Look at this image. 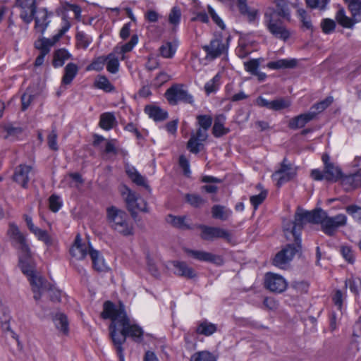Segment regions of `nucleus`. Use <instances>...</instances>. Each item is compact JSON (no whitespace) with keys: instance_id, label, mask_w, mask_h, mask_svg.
I'll return each instance as SVG.
<instances>
[{"instance_id":"f257e3e1","label":"nucleus","mask_w":361,"mask_h":361,"mask_svg":"<svg viewBox=\"0 0 361 361\" xmlns=\"http://www.w3.org/2000/svg\"><path fill=\"white\" fill-rule=\"evenodd\" d=\"M101 316L104 319L111 320L109 326V335L116 348L119 360L124 361L122 345L126 342L127 337L132 338L135 342H142L144 334L142 329L137 324H130L125 310V305L121 302H119L118 306L109 300L104 302Z\"/></svg>"},{"instance_id":"f03ea898","label":"nucleus","mask_w":361,"mask_h":361,"mask_svg":"<svg viewBox=\"0 0 361 361\" xmlns=\"http://www.w3.org/2000/svg\"><path fill=\"white\" fill-rule=\"evenodd\" d=\"M106 212L107 224L112 230L125 237L134 235L133 223L124 210L110 206Z\"/></svg>"},{"instance_id":"7ed1b4c3","label":"nucleus","mask_w":361,"mask_h":361,"mask_svg":"<svg viewBox=\"0 0 361 361\" xmlns=\"http://www.w3.org/2000/svg\"><path fill=\"white\" fill-rule=\"evenodd\" d=\"M321 217L317 224H320L322 231L329 236H334L339 227L344 226L346 224L347 218L345 215L340 214L330 217L327 213L322 208L319 209Z\"/></svg>"},{"instance_id":"20e7f679","label":"nucleus","mask_w":361,"mask_h":361,"mask_svg":"<svg viewBox=\"0 0 361 361\" xmlns=\"http://www.w3.org/2000/svg\"><path fill=\"white\" fill-rule=\"evenodd\" d=\"M264 24L269 32L276 39L286 42L290 37V30L284 25L282 20L273 18L271 13H264Z\"/></svg>"},{"instance_id":"39448f33","label":"nucleus","mask_w":361,"mask_h":361,"mask_svg":"<svg viewBox=\"0 0 361 361\" xmlns=\"http://www.w3.org/2000/svg\"><path fill=\"white\" fill-rule=\"evenodd\" d=\"M201 230L200 238L203 240L213 241L217 238H223L227 243L234 245L235 240L233 238L231 233L224 228L215 226H209L204 224H200L197 226Z\"/></svg>"},{"instance_id":"423d86ee","label":"nucleus","mask_w":361,"mask_h":361,"mask_svg":"<svg viewBox=\"0 0 361 361\" xmlns=\"http://www.w3.org/2000/svg\"><path fill=\"white\" fill-rule=\"evenodd\" d=\"M165 97L171 105L178 102L192 104L193 97L184 88L183 84H173L165 92Z\"/></svg>"},{"instance_id":"0eeeda50","label":"nucleus","mask_w":361,"mask_h":361,"mask_svg":"<svg viewBox=\"0 0 361 361\" xmlns=\"http://www.w3.org/2000/svg\"><path fill=\"white\" fill-rule=\"evenodd\" d=\"M39 12H42L44 13L41 18L35 16L37 11H34V8L31 9L30 14H28L26 11H23L20 16L27 24L30 23L33 20H35V29L43 35L50 23V20H48V18L51 16L53 13L48 12L46 8H40Z\"/></svg>"},{"instance_id":"6e6552de","label":"nucleus","mask_w":361,"mask_h":361,"mask_svg":"<svg viewBox=\"0 0 361 361\" xmlns=\"http://www.w3.org/2000/svg\"><path fill=\"white\" fill-rule=\"evenodd\" d=\"M301 244L288 243L275 255L273 259V264L281 269H285L295 254L301 252Z\"/></svg>"},{"instance_id":"1a4fd4ad","label":"nucleus","mask_w":361,"mask_h":361,"mask_svg":"<svg viewBox=\"0 0 361 361\" xmlns=\"http://www.w3.org/2000/svg\"><path fill=\"white\" fill-rule=\"evenodd\" d=\"M288 159L285 157L279 169L272 174V178L277 180L276 185L281 187L283 183L293 180L297 175V168L293 167L291 164L287 163Z\"/></svg>"},{"instance_id":"9d476101","label":"nucleus","mask_w":361,"mask_h":361,"mask_svg":"<svg viewBox=\"0 0 361 361\" xmlns=\"http://www.w3.org/2000/svg\"><path fill=\"white\" fill-rule=\"evenodd\" d=\"M319 209V208H315L312 211H306L300 207L297 208L294 215V220L298 227V231L301 232L304 225L307 223L317 224L319 217H321L319 213L322 212Z\"/></svg>"},{"instance_id":"9b49d317","label":"nucleus","mask_w":361,"mask_h":361,"mask_svg":"<svg viewBox=\"0 0 361 361\" xmlns=\"http://www.w3.org/2000/svg\"><path fill=\"white\" fill-rule=\"evenodd\" d=\"M19 250V267L22 272L27 277L32 276L35 273V263L29 245H24Z\"/></svg>"},{"instance_id":"f8f14e48","label":"nucleus","mask_w":361,"mask_h":361,"mask_svg":"<svg viewBox=\"0 0 361 361\" xmlns=\"http://www.w3.org/2000/svg\"><path fill=\"white\" fill-rule=\"evenodd\" d=\"M183 251L188 256L200 262H209L216 266H222L224 263V258L221 256L211 252L187 247L183 248Z\"/></svg>"},{"instance_id":"ddd939ff","label":"nucleus","mask_w":361,"mask_h":361,"mask_svg":"<svg viewBox=\"0 0 361 361\" xmlns=\"http://www.w3.org/2000/svg\"><path fill=\"white\" fill-rule=\"evenodd\" d=\"M287 282L285 279L277 274L267 273L264 279V286L271 292L281 293L287 288Z\"/></svg>"},{"instance_id":"4468645a","label":"nucleus","mask_w":361,"mask_h":361,"mask_svg":"<svg viewBox=\"0 0 361 361\" xmlns=\"http://www.w3.org/2000/svg\"><path fill=\"white\" fill-rule=\"evenodd\" d=\"M276 8L269 7L266 9L264 13L273 14V18H281L287 21H290V10L288 7L287 0H275L274 1Z\"/></svg>"},{"instance_id":"2eb2a0df","label":"nucleus","mask_w":361,"mask_h":361,"mask_svg":"<svg viewBox=\"0 0 361 361\" xmlns=\"http://www.w3.org/2000/svg\"><path fill=\"white\" fill-rule=\"evenodd\" d=\"M207 137V130L199 128L195 134L191 135L187 143V148L193 154L199 153L201 147L203 146L202 142L206 141Z\"/></svg>"},{"instance_id":"dca6fc26","label":"nucleus","mask_w":361,"mask_h":361,"mask_svg":"<svg viewBox=\"0 0 361 361\" xmlns=\"http://www.w3.org/2000/svg\"><path fill=\"white\" fill-rule=\"evenodd\" d=\"M256 103L259 106L265 107L267 109L279 111L290 106V102L284 98H279L272 101H269L262 97H257Z\"/></svg>"},{"instance_id":"f3484780","label":"nucleus","mask_w":361,"mask_h":361,"mask_svg":"<svg viewBox=\"0 0 361 361\" xmlns=\"http://www.w3.org/2000/svg\"><path fill=\"white\" fill-rule=\"evenodd\" d=\"M202 49L207 53V57L214 59L222 55L227 48L221 38H215L211 40L209 44L204 45Z\"/></svg>"},{"instance_id":"a211bd4d","label":"nucleus","mask_w":361,"mask_h":361,"mask_svg":"<svg viewBox=\"0 0 361 361\" xmlns=\"http://www.w3.org/2000/svg\"><path fill=\"white\" fill-rule=\"evenodd\" d=\"M171 264L174 267V274L186 279H193L197 277L195 269L189 267L185 262L174 260Z\"/></svg>"},{"instance_id":"6ab92c4d","label":"nucleus","mask_w":361,"mask_h":361,"mask_svg":"<svg viewBox=\"0 0 361 361\" xmlns=\"http://www.w3.org/2000/svg\"><path fill=\"white\" fill-rule=\"evenodd\" d=\"M317 113L313 111H309L307 113L300 114L290 119L288 126L290 129L296 130L303 128L307 123L315 119Z\"/></svg>"},{"instance_id":"aec40b11","label":"nucleus","mask_w":361,"mask_h":361,"mask_svg":"<svg viewBox=\"0 0 361 361\" xmlns=\"http://www.w3.org/2000/svg\"><path fill=\"white\" fill-rule=\"evenodd\" d=\"M341 185L345 191H350L361 187V169L341 179Z\"/></svg>"},{"instance_id":"412c9836","label":"nucleus","mask_w":361,"mask_h":361,"mask_svg":"<svg viewBox=\"0 0 361 361\" xmlns=\"http://www.w3.org/2000/svg\"><path fill=\"white\" fill-rule=\"evenodd\" d=\"M62 19L64 21V25L56 35H55L51 39L46 38L44 37H41L36 42H39V44L41 45H45V48L47 47L50 49L51 46L54 45L58 41H59V39L69 30L71 27V23L67 20L66 16H63Z\"/></svg>"},{"instance_id":"4be33fe9","label":"nucleus","mask_w":361,"mask_h":361,"mask_svg":"<svg viewBox=\"0 0 361 361\" xmlns=\"http://www.w3.org/2000/svg\"><path fill=\"white\" fill-rule=\"evenodd\" d=\"M31 170V166L20 164L15 170L13 177V180L20 184L23 188H27L30 180L29 173Z\"/></svg>"},{"instance_id":"5701e85b","label":"nucleus","mask_w":361,"mask_h":361,"mask_svg":"<svg viewBox=\"0 0 361 361\" xmlns=\"http://www.w3.org/2000/svg\"><path fill=\"white\" fill-rule=\"evenodd\" d=\"M7 234L16 244L18 250L23 248L24 245H28L25 237L20 232L18 227L14 223L9 224Z\"/></svg>"},{"instance_id":"b1692460","label":"nucleus","mask_w":361,"mask_h":361,"mask_svg":"<svg viewBox=\"0 0 361 361\" xmlns=\"http://www.w3.org/2000/svg\"><path fill=\"white\" fill-rule=\"evenodd\" d=\"M126 173L135 184L150 190V187L147 184L145 177L142 176L134 166H127L126 167Z\"/></svg>"},{"instance_id":"393cba45","label":"nucleus","mask_w":361,"mask_h":361,"mask_svg":"<svg viewBox=\"0 0 361 361\" xmlns=\"http://www.w3.org/2000/svg\"><path fill=\"white\" fill-rule=\"evenodd\" d=\"M283 231L287 238L291 235L294 240V243L301 244V232L298 231V227L295 220L288 221L283 223Z\"/></svg>"},{"instance_id":"a878e982","label":"nucleus","mask_w":361,"mask_h":361,"mask_svg":"<svg viewBox=\"0 0 361 361\" xmlns=\"http://www.w3.org/2000/svg\"><path fill=\"white\" fill-rule=\"evenodd\" d=\"M145 111L149 118H153L155 121H162L168 118L167 111L157 106L147 105Z\"/></svg>"},{"instance_id":"bb28decb","label":"nucleus","mask_w":361,"mask_h":361,"mask_svg":"<svg viewBox=\"0 0 361 361\" xmlns=\"http://www.w3.org/2000/svg\"><path fill=\"white\" fill-rule=\"evenodd\" d=\"M324 172L325 173V180L329 182H336L344 177L341 169L338 166H334V164L328 165L324 167Z\"/></svg>"},{"instance_id":"cd10ccee","label":"nucleus","mask_w":361,"mask_h":361,"mask_svg":"<svg viewBox=\"0 0 361 361\" xmlns=\"http://www.w3.org/2000/svg\"><path fill=\"white\" fill-rule=\"evenodd\" d=\"M247 0H237V7L240 13L247 18L249 22L255 20L258 11L256 9H251L247 4Z\"/></svg>"},{"instance_id":"c85d7f7f","label":"nucleus","mask_w":361,"mask_h":361,"mask_svg":"<svg viewBox=\"0 0 361 361\" xmlns=\"http://www.w3.org/2000/svg\"><path fill=\"white\" fill-rule=\"evenodd\" d=\"M79 68L74 63H68L64 68V74L61 82L63 85H70L77 75Z\"/></svg>"},{"instance_id":"c756f323","label":"nucleus","mask_w":361,"mask_h":361,"mask_svg":"<svg viewBox=\"0 0 361 361\" xmlns=\"http://www.w3.org/2000/svg\"><path fill=\"white\" fill-rule=\"evenodd\" d=\"M225 120L226 117L223 114L216 116L212 128V133L214 137H220L226 135L230 131L228 128H224Z\"/></svg>"},{"instance_id":"7c9ffc66","label":"nucleus","mask_w":361,"mask_h":361,"mask_svg":"<svg viewBox=\"0 0 361 361\" xmlns=\"http://www.w3.org/2000/svg\"><path fill=\"white\" fill-rule=\"evenodd\" d=\"M186 217L185 216H174L169 214L166 217L167 223L171 224L173 227L180 230H190L192 227L185 223Z\"/></svg>"},{"instance_id":"2f4dec72","label":"nucleus","mask_w":361,"mask_h":361,"mask_svg":"<svg viewBox=\"0 0 361 361\" xmlns=\"http://www.w3.org/2000/svg\"><path fill=\"white\" fill-rule=\"evenodd\" d=\"M297 66L296 59H279L275 61H270L267 67L273 70L293 68Z\"/></svg>"},{"instance_id":"473e14b6","label":"nucleus","mask_w":361,"mask_h":361,"mask_svg":"<svg viewBox=\"0 0 361 361\" xmlns=\"http://www.w3.org/2000/svg\"><path fill=\"white\" fill-rule=\"evenodd\" d=\"M116 124V117L112 112H105L100 115L99 126L104 130H109Z\"/></svg>"},{"instance_id":"72a5a7b5","label":"nucleus","mask_w":361,"mask_h":361,"mask_svg":"<svg viewBox=\"0 0 361 361\" xmlns=\"http://www.w3.org/2000/svg\"><path fill=\"white\" fill-rule=\"evenodd\" d=\"M90 246V245H89ZM89 255L92 261L93 267L98 271H103L106 270V265L104 264V260L102 257L99 256V252L90 247Z\"/></svg>"},{"instance_id":"f704fd0d","label":"nucleus","mask_w":361,"mask_h":361,"mask_svg":"<svg viewBox=\"0 0 361 361\" xmlns=\"http://www.w3.org/2000/svg\"><path fill=\"white\" fill-rule=\"evenodd\" d=\"M71 58V54L66 49H59L54 52L52 65L55 68L61 67L66 60Z\"/></svg>"},{"instance_id":"c9c22d12","label":"nucleus","mask_w":361,"mask_h":361,"mask_svg":"<svg viewBox=\"0 0 361 361\" xmlns=\"http://www.w3.org/2000/svg\"><path fill=\"white\" fill-rule=\"evenodd\" d=\"M28 228L37 237L39 240L44 242L47 246H51L53 245V239L48 234L47 231L35 226L33 224L28 226Z\"/></svg>"},{"instance_id":"e433bc0d","label":"nucleus","mask_w":361,"mask_h":361,"mask_svg":"<svg viewBox=\"0 0 361 361\" xmlns=\"http://www.w3.org/2000/svg\"><path fill=\"white\" fill-rule=\"evenodd\" d=\"M231 210L220 204H215L212 207V217L216 219L226 221L231 215Z\"/></svg>"},{"instance_id":"4c0bfd02","label":"nucleus","mask_w":361,"mask_h":361,"mask_svg":"<svg viewBox=\"0 0 361 361\" xmlns=\"http://www.w3.org/2000/svg\"><path fill=\"white\" fill-rule=\"evenodd\" d=\"M217 331L216 324L204 320L199 323L196 329V332L198 334L209 336Z\"/></svg>"},{"instance_id":"58836bf2","label":"nucleus","mask_w":361,"mask_h":361,"mask_svg":"<svg viewBox=\"0 0 361 361\" xmlns=\"http://www.w3.org/2000/svg\"><path fill=\"white\" fill-rule=\"evenodd\" d=\"M54 322L56 329L60 330L64 334H67L68 333V321L65 314L57 313L54 318Z\"/></svg>"},{"instance_id":"ea45409f","label":"nucleus","mask_w":361,"mask_h":361,"mask_svg":"<svg viewBox=\"0 0 361 361\" xmlns=\"http://www.w3.org/2000/svg\"><path fill=\"white\" fill-rule=\"evenodd\" d=\"M336 20L338 23L344 27L352 28L355 23H357L353 18H350L346 16L343 9L338 11L336 13Z\"/></svg>"},{"instance_id":"a19ab883","label":"nucleus","mask_w":361,"mask_h":361,"mask_svg":"<svg viewBox=\"0 0 361 361\" xmlns=\"http://www.w3.org/2000/svg\"><path fill=\"white\" fill-rule=\"evenodd\" d=\"M185 201L195 208H199L202 206L206 200L200 195L188 193L185 196Z\"/></svg>"},{"instance_id":"79ce46f5","label":"nucleus","mask_w":361,"mask_h":361,"mask_svg":"<svg viewBox=\"0 0 361 361\" xmlns=\"http://www.w3.org/2000/svg\"><path fill=\"white\" fill-rule=\"evenodd\" d=\"M29 281L32 286V290L33 293L38 292V290L46 288L44 286V279L42 277H37L35 273L32 276H29Z\"/></svg>"},{"instance_id":"37998d69","label":"nucleus","mask_w":361,"mask_h":361,"mask_svg":"<svg viewBox=\"0 0 361 361\" xmlns=\"http://www.w3.org/2000/svg\"><path fill=\"white\" fill-rule=\"evenodd\" d=\"M95 86L106 92H110L114 90V87L104 75H99L95 81Z\"/></svg>"},{"instance_id":"c03bdc74","label":"nucleus","mask_w":361,"mask_h":361,"mask_svg":"<svg viewBox=\"0 0 361 361\" xmlns=\"http://www.w3.org/2000/svg\"><path fill=\"white\" fill-rule=\"evenodd\" d=\"M35 47L40 51V54L37 56L35 61V66H40L43 64L45 56L50 51L49 48H45V45H41L35 41Z\"/></svg>"},{"instance_id":"a18cd8bd","label":"nucleus","mask_w":361,"mask_h":361,"mask_svg":"<svg viewBox=\"0 0 361 361\" xmlns=\"http://www.w3.org/2000/svg\"><path fill=\"white\" fill-rule=\"evenodd\" d=\"M298 14L300 17V20L302 23V28L313 31V25L310 18L307 16L306 11L303 8H300L298 10Z\"/></svg>"},{"instance_id":"49530a36","label":"nucleus","mask_w":361,"mask_h":361,"mask_svg":"<svg viewBox=\"0 0 361 361\" xmlns=\"http://www.w3.org/2000/svg\"><path fill=\"white\" fill-rule=\"evenodd\" d=\"M221 76L219 74H216L212 80L208 81L204 85V90L207 95L211 93L215 92L219 85Z\"/></svg>"},{"instance_id":"de8ad7c7","label":"nucleus","mask_w":361,"mask_h":361,"mask_svg":"<svg viewBox=\"0 0 361 361\" xmlns=\"http://www.w3.org/2000/svg\"><path fill=\"white\" fill-rule=\"evenodd\" d=\"M190 361H216V358L208 351H201L193 354Z\"/></svg>"},{"instance_id":"09e8293b","label":"nucleus","mask_w":361,"mask_h":361,"mask_svg":"<svg viewBox=\"0 0 361 361\" xmlns=\"http://www.w3.org/2000/svg\"><path fill=\"white\" fill-rule=\"evenodd\" d=\"M70 253L72 257L81 260L83 259L87 254V247L86 246L73 245L70 249Z\"/></svg>"},{"instance_id":"8fccbe9b","label":"nucleus","mask_w":361,"mask_h":361,"mask_svg":"<svg viewBox=\"0 0 361 361\" xmlns=\"http://www.w3.org/2000/svg\"><path fill=\"white\" fill-rule=\"evenodd\" d=\"M160 54L164 58L171 59L176 52V48L173 47L171 42H166L159 48Z\"/></svg>"},{"instance_id":"3c124183","label":"nucleus","mask_w":361,"mask_h":361,"mask_svg":"<svg viewBox=\"0 0 361 361\" xmlns=\"http://www.w3.org/2000/svg\"><path fill=\"white\" fill-rule=\"evenodd\" d=\"M200 128L208 130L212 124V117L209 115H198L196 118Z\"/></svg>"},{"instance_id":"603ef678","label":"nucleus","mask_w":361,"mask_h":361,"mask_svg":"<svg viewBox=\"0 0 361 361\" xmlns=\"http://www.w3.org/2000/svg\"><path fill=\"white\" fill-rule=\"evenodd\" d=\"M75 38L77 40V46L84 49H87L92 42V39L83 32H78L76 34Z\"/></svg>"},{"instance_id":"864d4df0","label":"nucleus","mask_w":361,"mask_h":361,"mask_svg":"<svg viewBox=\"0 0 361 361\" xmlns=\"http://www.w3.org/2000/svg\"><path fill=\"white\" fill-rule=\"evenodd\" d=\"M105 59H109L106 64L107 71L111 73H117L119 68L118 59L116 58L112 54H109Z\"/></svg>"},{"instance_id":"5fc2aeb1","label":"nucleus","mask_w":361,"mask_h":361,"mask_svg":"<svg viewBox=\"0 0 361 361\" xmlns=\"http://www.w3.org/2000/svg\"><path fill=\"white\" fill-rule=\"evenodd\" d=\"M268 192L266 190L261 191V192L257 195H252L250 197V200L255 210H256L259 205H260L267 196Z\"/></svg>"},{"instance_id":"6e6d98bb","label":"nucleus","mask_w":361,"mask_h":361,"mask_svg":"<svg viewBox=\"0 0 361 361\" xmlns=\"http://www.w3.org/2000/svg\"><path fill=\"white\" fill-rule=\"evenodd\" d=\"M332 102L331 97H327L323 101H321L317 104H314L311 108L310 111H313L317 113V115L319 113L324 111Z\"/></svg>"},{"instance_id":"4d7b16f0","label":"nucleus","mask_w":361,"mask_h":361,"mask_svg":"<svg viewBox=\"0 0 361 361\" xmlns=\"http://www.w3.org/2000/svg\"><path fill=\"white\" fill-rule=\"evenodd\" d=\"M321 27L324 33L330 34L334 31L336 23L332 19L324 18L321 22Z\"/></svg>"},{"instance_id":"13d9d810","label":"nucleus","mask_w":361,"mask_h":361,"mask_svg":"<svg viewBox=\"0 0 361 361\" xmlns=\"http://www.w3.org/2000/svg\"><path fill=\"white\" fill-rule=\"evenodd\" d=\"M290 288H293L300 294L307 293L309 288V283L305 281H294L291 282Z\"/></svg>"},{"instance_id":"bf43d9fd","label":"nucleus","mask_w":361,"mask_h":361,"mask_svg":"<svg viewBox=\"0 0 361 361\" xmlns=\"http://www.w3.org/2000/svg\"><path fill=\"white\" fill-rule=\"evenodd\" d=\"M244 66L246 71L252 75L257 74L259 66V59H254L244 62Z\"/></svg>"},{"instance_id":"052dcab7","label":"nucleus","mask_w":361,"mask_h":361,"mask_svg":"<svg viewBox=\"0 0 361 361\" xmlns=\"http://www.w3.org/2000/svg\"><path fill=\"white\" fill-rule=\"evenodd\" d=\"M347 213L361 224V207L355 204L349 205L345 208Z\"/></svg>"},{"instance_id":"680f3d73","label":"nucleus","mask_w":361,"mask_h":361,"mask_svg":"<svg viewBox=\"0 0 361 361\" xmlns=\"http://www.w3.org/2000/svg\"><path fill=\"white\" fill-rule=\"evenodd\" d=\"M49 209L53 212H58L62 206V202L61 201L60 197L55 194H53L49 197Z\"/></svg>"},{"instance_id":"e2e57ef3","label":"nucleus","mask_w":361,"mask_h":361,"mask_svg":"<svg viewBox=\"0 0 361 361\" xmlns=\"http://www.w3.org/2000/svg\"><path fill=\"white\" fill-rule=\"evenodd\" d=\"M180 9L177 6H174L169 13V22L172 25H177L180 23Z\"/></svg>"},{"instance_id":"0e129e2a","label":"nucleus","mask_w":361,"mask_h":361,"mask_svg":"<svg viewBox=\"0 0 361 361\" xmlns=\"http://www.w3.org/2000/svg\"><path fill=\"white\" fill-rule=\"evenodd\" d=\"M348 9L351 12L352 17L357 22L361 21V0L355 3L354 5H350Z\"/></svg>"},{"instance_id":"69168bd1","label":"nucleus","mask_w":361,"mask_h":361,"mask_svg":"<svg viewBox=\"0 0 361 361\" xmlns=\"http://www.w3.org/2000/svg\"><path fill=\"white\" fill-rule=\"evenodd\" d=\"M47 144L50 149L53 151H57L59 149L57 145V133L54 129L47 136Z\"/></svg>"},{"instance_id":"338daca9","label":"nucleus","mask_w":361,"mask_h":361,"mask_svg":"<svg viewBox=\"0 0 361 361\" xmlns=\"http://www.w3.org/2000/svg\"><path fill=\"white\" fill-rule=\"evenodd\" d=\"M329 0H306V4L311 8L324 10Z\"/></svg>"},{"instance_id":"774afa93","label":"nucleus","mask_w":361,"mask_h":361,"mask_svg":"<svg viewBox=\"0 0 361 361\" xmlns=\"http://www.w3.org/2000/svg\"><path fill=\"white\" fill-rule=\"evenodd\" d=\"M341 253L343 258L350 264H353L355 262V257L353 252L349 246H342L341 247Z\"/></svg>"}]
</instances>
